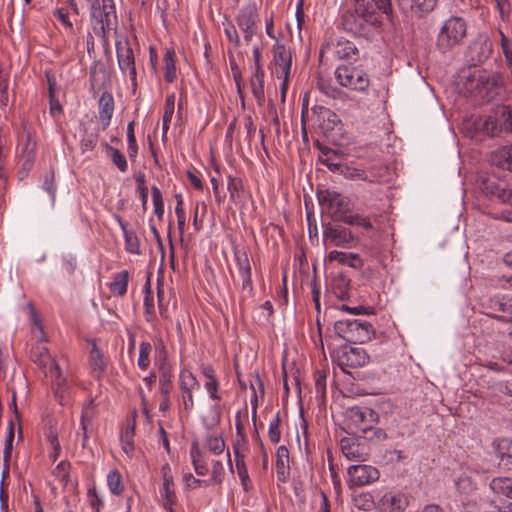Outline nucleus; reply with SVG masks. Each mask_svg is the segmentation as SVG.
Instances as JSON below:
<instances>
[{
  "instance_id": "f257e3e1",
  "label": "nucleus",
  "mask_w": 512,
  "mask_h": 512,
  "mask_svg": "<svg viewBox=\"0 0 512 512\" xmlns=\"http://www.w3.org/2000/svg\"><path fill=\"white\" fill-rule=\"evenodd\" d=\"M341 23L346 31L361 35L366 25L381 27L383 19L367 0H353L352 7L343 13Z\"/></svg>"
},
{
  "instance_id": "f03ea898",
  "label": "nucleus",
  "mask_w": 512,
  "mask_h": 512,
  "mask_svg": "<svg viewBox=\"0 0 512 512\" xmlns=\"http://www.w3.org/2000/svg\"><path fill=\"white\" fill-rule=\"evenodd\" d=\"M118 67L124 77L129 78L131 90L135 95L138 89L135 53L139 50L137 38L117 35L115 40Z\"/></svg>"
},
{
  "instance_id": "7ed1b4c3",
  "label": "nucleus",
  "mask_w": 512,
  "mask_h": 512,
  "mask_svg": "<svg viewBox=\"0 0 512 512\" xmlns=\"http://www.w3.org/2000/svg\"><path fill=\"white\" fill-rule=\"evenodd\" d=\"M90 17L99 24L95 28L97 35L101 36L104 43H107V34L117 28V14L114 0H93L87 3Z\"/></svg>"
},
{
  "instance_id": "20e7f679",
  "label": "nucleus",
  "mask_w": 512,
  "mask_h": 512,
  "mask_svg": "<svg viewBox=\"0 0 512 512\" xmlns=\"http://www.w3.org/2000/svg\"><path fill=\"white\" fill-rule=\"evenodd\" d=\"M477 126L490 137L512 133V110L509 106L498 105L481 118Z\"/></svg>"
},
{
  "instance_id": "39448f33",
  "label": "nucleus",
  "mask_w": 512,
  "mask_h": 512,
  "mask_svg": "<svg viewBox=\"0 0 512 512\" xmlns=\"http://www.w3.org/2000/svg\"><path fill=\"white\" fill-rule=\"evenodd\" d=\"M334 330L339 337L351 343H366L375 335L372 324L360 319L338 320Z\"/></svg>"
},
{
  "instance_id": "423d86ee",
  "label": "nucleus",
  "mask_w": 512,
  "mask_h": 512,
  "mask_svg": "<svg viewBox=\"0 0 512 512\" xmlns=\"http://www.w3.org/2000/svg\"><path fill=\"white\" fill-rule=\"evenodd\" d=\"M467 35V22L459 16H451L442 25L437 36V47L449 51L461 44Z\"/></svg>"
},
{
  "instance_id": "0eeeda50",
  "label": "nucleus",
  "mask_w": 512,
  "mask_h": 512,
  "mask_svg": "<svg viewBox=\"0 0 512 512\" xmlns=\"http://www.w3.org/2000/svg\"><path fill=\"white\" fill-rule=\"evenodd\" d=\"M318 200L328 213L337 221L345 223V219L350 216L348 214L352 209L351 200L336 191L323 190L318 194Z\"/></svg>"
},
{
  "instance_id": "6e6552de",
  "label": "nucleus",
  "mask_w": 512,
  "mask_h": 512,
  "mask_svg": "<svg viewBox=\"0 0 512 512\" xmlns=\"http://www.w3.org/2000/svg\"><path fill=\"white\" fill-rule=\"evenodd\" d=\"M378 421V415L370 408L354 406L346 412V425L353 434H366Z\"/></svg>"
},
{
  "instance_id": "1a4fd4ad",
  "label": "nucleus",
  "mask_w": 512,
  "mask_h": 512,
  "mask_svg": "<svg viewBox=\"0 0 512 512\" xmlns=\"http://www.w3.org/2000/svg\"><path fill=\"white\" fill-rule=\"evenodd\" d=\"M178 386L180 390L178 396L180 411L189 415L194 409V391L198 389L199 382L190 370L182 369L179 374Z\"/></svg>"
},
{
  "instance_id": "9d476101",
  "label": "nucleus",
  "mask_w": 512,
  "mask_h": 512,
  "mask_svg": "<svg viewBox=\"0 0 512 512\" xmlns=\"http://www.w3.org/2000/svg\"><path fill=\"white\" fill-rule=\"evenodd\" d=\"M338 83L355 91H364L368 88L370 80L366 72L354 66H339L335 70Z\"/></svg>"
},
{
  "instance_id": "9b49d317",
  "label": "nucleus",
  "mask_w": 512,
  "mask_h": 512,
  "mask_svg": "<svg viewBox=\"0 0 512 512\" xmlns=\"http://www.w3.org/2000/svg\"><path fill=\"white\" fill-rule=\"evenodd\" d=\"M357 241L353 232L339 224H328L323 229V243L325 246H336L345 249L352 248Z\"/></svg>"
},
{
  "instance_id": "f8f14e48",
  "label": "nucleus",
  "mask_w": 512,
  "mask_h": 512,
  "mask_svg": "<svg viewBox=\"0 0 512 512\" xmlns=\"http://www.w3.org/2000/svg\"><path fill=\"white\" fill-rule=\"evenodd\" d=\"M258 22L259 14L254 5H246L240 9L236 17V23L243 33L246 44H249L256 34Z\"/></svg>"
},
{
  "instance_id": "ddd939ff",
  "label": "nucleus",
  "mask_w": 512,
  "mask_h": 512,
  "mask_svg": "<svg viewBox=\"0 0 512 512\" xmlns=\"http://www.w3.org/2000/svg\"><path fill=\"white\" fill-rule=\"evenodd\" d=\"M347 473L350 485L357 487L369 485L380 477L376 467L366 464L352 465L348 468Z\"/></svg>"
},
{
  "instance_id": "4468645a",
  "label": "nucleus",
  "mask_w": 512,
  "mask_h": 512,
  "mask_svg": "<svg viewBox=\"0 0 512 512\" xmlns=\"http://www.w3.org/2000/svg\"><path fill=\"white\" fill-rule=\"evenodd\" d=\"M342 454L349 460L364 462L370 456V449L366 442L358 439L344 437L340 441Z\"/></svg>"
},
{
  "instance_id": "2eb2a0df",
  "label": "nucleus",
  "mask_w": 512,
  "mask_h": 512,
  "mask_svg": "<svg viewBox=\"0 0 512 512\" xmlns=\"http://www.w3.org/2000/svg\"><path fill=\"white\" fill-rule=\"evenodd\" d=\"M235 260L238 267L239 276L241 278V298L242 300L249 298L253 294V284L251 279V265L249 258L244 251L235 252Z\"/></svg>"
},
{
  "instance_id": "dca6fc26",
  "label": "nucleus",
  "mask_w": 512,
  "mask_h": 512,
  "mask_svg": "<svg viewBox=\"0 0 512 512\" xmlns=\"http://www.w3.org/2000/svg\"><path fill=\"white\" fill-rule=\"evenodd\" d=\"M273 64V73L277 78L280 79L282 76H290L292 53L284 44L278 41L273 46Z\"/></svg>"
},
{
  "instance_id": "f3484780",
  "label": "nucleus",
  "mask_w": 512,
  "mask_h": 512,
  "mask_svg": "<svg viewBox=\"0 0 512 512\" xmlns=\"http://www.w3.org/2000/svg\"><path fill=\"white\" fill-rule=\"evenodd\" d=\"M341 366L356 368L362 367L369 361V356L363 348L344 347L338 355Z\"/></svg>"
},
{
  "instance_id": "a211bd4d",
  "label": "nucleus",
  "mask_w": 512,
  "mask_h": 512,
  "mask_svg": "<svg viewBox=\"0 0 512 512\" xmlns=\"http://www.w3.org/2000/svg\"><path fill=\"white\" fill-rule=\"evenodd\" d=\"M408 505V496L400 492H387L378 502V508L381 512H404Z\"/></svg>"
},
{
  "instance_id": "6ab92c4d",
  "label": "nucleus",
  "mask_w": 512,
  "mask_h": 512,
  "mask_svg": "<svg viewBox=\"0 0 512 512\" xmlns=\"http://www.w3.org/2000/svg\"><path fill=\"white\" fill-rule=\"evenodd\" d=\"M31 357L33 361L42 369L49 371L54 369L58 371V363L49 354L48 349L41 343L34 346L31 350Z\"/></svg>"
},
{
  "instance_id": "aec40b11",
  "label": "nucleus",
  "mask_w": 512,
  "mask_h": 512,
  "mask_svg": "<svg viewBox=\"0 0 512 512\" xmlns=\"http://www.w3.org/2000/svg\"><path fill=\"white\" fill-rule=\"evenodd\" d=\"M47 374L54 380L55 385V397L58 400L60 405H67L70 401V393L69 388L66 384V379L62 377L60 367L58 366V371L54 369H50L46 371Z\"/></svg>"
},
{
  "instance_id": "412c9836",
  "label": "nucleus",
  "mask_w": 512,
  "mask_h": 512,
  "mask_svg": "<svg viewBox=\"0 0 512 512\" xmlns=\"http://www.w3.org/2000/svg\"><path fill=\"white\" fill-rule=\"evenodd\" d=\"M233 449L238 477L240 479L244 491L248 492L252 489L253 485L249 477L248 469L245 463V455L240 450L239 444L234 445Z\"/></svg>"
},
{
  "instance_id": "4be33fe9",
  "label": "nucleus",
  "mask_w": 512,
  "mask_h": 512,
  "mask_svg": "<svg viewBox=\"0 0 512 512\" xmlns=\"http://www.w3.org/2000/svg\"><path fill=\"white\" fill-rule=\"evenodd\" d=\"M200 371L202 375L206 378L204 387L210 397V399L214 401H220L221 396L218 393L219 390V380L215 374V370L210 365L202 364L200 366Z\"/></svg>"
},
{
  "instance_id": "5701e85b",
  "label": "nucleus",
  "mask_w": 512,
  "mask_h": 512,
  "mask_svg": "<svg viewBox=\"0 0 512 512\" xmlns=\"http://www.w3.org/2000/svg\"><path fill=\"white\" fill-rule=\"evenodd\" d=\"M114 112V99L111 93L104 92L99 99V120L105 130L111 122Z\"/></svg>"
},
{
  "instance_id": "b1692460",
  "label": "nucleus",
  "mask_w": 512,
  "mask_h": 512,
  "mask_svg": "<svg viewBox=\"0 0 512 512\" xmlns=\"http://www.w3.org/2000/svg\"><path fill=\"white\" fill-rule=\"evenodd\" d=\"M114 218L123 232L126 251L131 254H140V241L136 233L127 229L126 222L119 215L115 214Z\"/></svg>"
},
{
  "instance_id": "393cba45",
  "label": "nucleus",
  "mask_w": 512,
  "mask_h": 512,
  "mask_svg": "<svg viewBox=\"0 0 512 512\" xmlns=\"http://www.w3.org/2000/svg\"><path fill=\"white\" fill-rule=\"evenodd\" d=\"M289 451L286 446L281 445L276 451V473L280 481L285 482L290 471Z\"/></svg>"
},
{
  "instance_id": "a878e982",
  "label": "nucleus",
  "mask_w": 512,
  "mask_h": 512,
  "mask_svg": "<svg viewBox=\"0 0 512 512\" xmlns=\"http://www.w3.org/2000/svg\"><path fill=\"white\" fill-rule=\"evenodd\" d=\"M265 72L264 70L254 71L250 79V88L257 104L262 106L265 102Z\"/></svg>"
},
{
  "instance_id": "bb28decb",
  "label": "nucleus",
  "mask_w": 512,
  "mask_h": 512,
  "mask_svg": "<svg viewBox=\"0 0 512 512\" xmlns=\"http://www.w3.org/2000/svg\"><path fill=\"white\" fill-rule=\"evenodd\" d=\"M489 487L494 494L512 500V477H494L491 479Z\"/></svg>"
},
{
  "instance_id": "cd10ccee",
  "label": "nucleus",
  "mask_w": 512,
  "mask_h": 512,
  "mask_svg": "<svg viewBox=\"0 0 512 512\" xmlns=\"http://www.w3.org/2000/svg\"><path fill=\"white\" fill-rule=\"evenodd\" d=\"M162 487L160 488V496L162 501L168 499H177L175 494L173 477L171 475V469L168 464L162 466Z\"/></svg>"
},
{
  "instance_id": "c85d7f7f",
  "label": "nucleus",
  "mask_w": 512,
  "mask_h": 512,
  "mask_svg": "<svg viewBox=\"0 0 512 512\" xmlns=\"http://www.w3.org/2000/svg\"><path fill=\"white\" fill-rule=\"evenodd\" d=\"M491 161L498 167L512 172V145H505L495 150Z\"/></svg>"
},
{
  "instance_id": "c756f323",
  "label": "nucleus",
  "mask_w": 512,
  "mask_h": 512,
  "mask_svg": "<svg viewBox=\"0 0 512 512\" xmlns=\"http://www.w3.org/2000/svg\"><path fill=\"white\" fill-rule=\"evenodd\" d=\"M89 365L91 368L92 375L97 379H99L103 375L106 369V363L103 359V355L95 343H93L90 351Z\"/></svg>"
},
{
  "instance_id": "7c9ffc66",
  "label": "nucleus",
  "mask_w": 512,
  "mask_h": 512,
  "mask_svg": "<svg viewBox=\"0 0 512 512\" xmlns=\"http://www.w3.org/2000/svg\"><path fill=\"white\" fill-rule=\"evenodd\" d=\"M190 456L195 472L200 476H205L209 469L203 452L200 450L197 442H193L190 449Z\"/></svg>"
},
{
  "instance_id": "2f4dec72",
  "label": "nucleus",
  "mask_w": 512,
  "mask_h": 512,
  "mask_svg": "<svg viewBox=\"0 0 512 512\" xmlns=\"http://www.w3.org/2000/svg\"><path fill=\"white\" fill-rule=\"evenodd\" d=\"M129 273L124 270L114 275L109 289L113 295L123 296L127 292Z\"/></svg>"
},
{
  "instance_id": "473e14b6",
  "label": "nucleus",
  "mask_w": 512,
  "mask_h": 512,
  "mask_svg": "<svg viewBox=\"0 0 512 512\" xmlns=\"http://www.w3.org/2000/svg\"><path fill=\"white\" fill-rule=\"evenodd\" d=\"M134 434H135V424H128L125 430L121 435V447L123 452L129 457L132 458L135 450L134 446Z\"/></svg>"
},
{
  "instance_id": "72a5a7b5",
  "label": "nucleus",
  "mask_w": 512,
  "mask_h": 512,
  "mask_svg": "<svg viewBox=\"0 0 512 512\" xmlns=\"http://www.w3.org/2000/svg\"><path fill=\"white\" fill-rule=\"evenodd\" d=\"M356 45L346 39H340L335 46V54L339 59H351L357 53Z\"/></svg>"
},
{
  "instance_id": "f704fd0d",
  "label": "nucleus",
  "mask_w": 512,
  "mask_h": 512,
  "mask_svg": "<svg viewBox=\"0 0 512 512\" xmlns=\"http://www.w3.org/2000/svg\"><path fill=\"white\" fill-rule=\"evenodd\" d=\"M489 307L498 312L512 314V296L496 295L490 298Z\"/></svg>"
},
{
  "instance_id": "c9c22d12",
  "label": "nucleus",
  "mask_w": 512,
  "mask_h": 512,
  "mask_svg": "<svg viewBox=\"0 0 512 512\" xmlns=\"http://www.w3.org/2000/svg\"><path fill=\"white\" fill-rule=\"evenodd\" d=\"M159 388L162 396H169L173 389L172 372L165 364L160 366Z\"/></svg>"
},
{
  "instance_id": "e433bc0d",
  "label": "nucleus",
  "mask_w": 512,
  "mask_h": 512,
  "mask_svg": "<svg viewBox=\"0 0 512 512\" xmlns=\"http://www.w3.org/2000/svg\"><path fill=\"white\" fill-rule=\"evenodd\" d=\"M205 448L214 455H220L224 452L226 444L220 434H210L204 441Z\"/></svg>"
},
{
  "instance_id": "4c0bfd02",
  "label": "nucleus",
  "mask_w": 512,
  "mask_h": 512,
  "mask_svg": "<svg viewBox=\"0 0 512 512\" xmlns=\"http://www.w3.org/2000/svg\"><path fill=\"white\" fill-rule=\"evenodd\" d=\"M107 486L109 488V491L115 496H119L123 493L124 483L122 475L118 470H111L107 474Z\"/></svg>"
},
{
  "instance_id": "58836bf2",
  "label": "nucleus",
  "mask_w": 512,
  "mask_h": 512,
  "mask_svg": "<svg viewBox=\"0 0 512 512\" xmlns=\"http://www.w3.org/2000/svg\"><path fill=\"white\" fill-rule=\"evenodd\" d=\"M221 421V408L218 404L211 405L207 413L202 418V423L206 429L215 428Z\"/></svg>"
},
{
  "instance_id": "ea45409f",
  "label": "nucleus",
  "mask_w": 512,
  "mask_h": 512,
  "mask_svg": "<svg viewBox=\"0 0 512 512\" xmlns=\"http://www.w3.org/2000/svg\"><path fill=\"white\" fill-rule=\"evenodd\" d=\"M174 57L175 52L173 50H167L163 58L164 78L169 83H172L176 79V66Z\"/></svg>"
},
{
  "instance_id": "a19ab883",
  "label": "nucleus",
  "mask_w": 512,
  "mask_h": 512,
  "mask_svg": "<svg viewBox=\"0 0 512 512\" xmlns=\"http://www.w3.org/2000/svg\"><path fill=\"white\" fill-rule=\"evenodd\" d=\"M345 224L350 226H359L366 231H370L374 229L373 223L369 216H363L360 214L350 215L345 219Z\"/></svg>"
},
{
  "instance_id": "79ce46f5",
  "label": "nucleus",
  "mask_w": 512,
  "mask_h": 512,
  "mask_svg": "<svg viewBox=\"0 0 512 512\" xmlns=\"http://www.w3.org/2000/svg\"><path fill=\"white\" fill-rule=\"evenodd\" d=\"M151 351H152V346L149 342H142L140 344L137 365L141 370H146L150 366Z\"/></svg>"
},
{
  "instance_id": "37998d69",
  "label": "nucleus",
  "mask_w": 512,
  "mask_h": 512,
  "mask_svg": "<svg viewBox=\"0 0 512 512\" xmlns=\"http://www.w3.org/2000/svg\"><path fill=\"white\" fill-rule=\"evenodd\" d=\"M135 181L137 184V192L139 194L141 204L146 209L148 202V188L146 186V176L143 172H139L135 175Z\"/></svg>"
},
{
  "instance_id": "c03bdc74",
  "label": "nucleus",
  "mask_w": 512,
  "mask_h": 512,
  "mask_svg": "<svg viewBox=\"0 0 512 512\" xmlns=\"http://www.w3.org/2000/svg\"><path fill=\"white\" fill-rule=\"evenodd\" d=\"M107 150L109 152V156L113 162V164L122 172L125 173L128 169V164L125 156L118 150L112 146H107Z\"/></svg>"
},
{
  "instance_id": "a18cd8bd",
  "label": "nucleus",
  "mask_w": 512,
  "mask_h": 512,
  "mask_svg": "<svg viewBox=\"0 0 512 512\" xmlns=\"http://www.w3.org/2000/svg\"><path fill=\"white\" fill-rule=\"evenodd\" d=\"M339 173L341 175H343L345 178L351 179V180L366 181L368 179L366 172L364 170L358 169L355 167H351L346 164H342V167H341Z\"/></svg>"
},
{
  "instance_id": "49530a36",
  "label": "nucleus",
  "mask_w": 512,
  "mask_h": 512,
  "mask_svg": "<svg viewBox=\"0 0 512 512\" xmlns=\"http://www.w3.org/2000/svg\"><path fill=\"white\" fill-rule=\"evenodd\" d=\"M487 189L490 193L495 195L502 203L512 206V189L511 188H500L499 186L493 187L489 185Z\"/></svg>"
},
{
  "instance_id": "de8ad7c7",
  "label": "nucleus",
  "mask_w": 512,
  "mask_h": 512,
  "mask_svg": "<svg viewBox=\"0 0 512 512\" xmlns=\"http://www.w3.org/2000/svg\"><path fill=\"white\" fill-rule=\"evenodd\" d=\"M34 150H35V143L33 141H31L30 137L28 136L27 142L23 149V155L25 158V160L23 162V168L27 171H29L33 166Z\"/></svg>"
},
{
  "instance_id": "09e8293b",
  "label": "nucleus",
  "mask_w": 512,
  "mask_h": 512,
  "mask_svg": "<svg viewBox=\"0 0 512 512\" xmlns=\"http://www.w3.org/2000/svg\"><path fill=\"white\" fill-rule=\"evenodd\" d=\"M250 389L252 390V397H251V407L252 409L258 408V393H260V396H264V386L263 382L261 381L259 376H256L254 379V383H251Z\"/></svg>"
},
{
  "instance_id": "8fccbe9b",
  "label": "nucleus",
  "mask_w": 512,
  "mask_h": 512,
  "mask_svg": "<svg viewBox=\"0 0 512 512\" xmlns=\"http://www.w3.org/2000/svg\"><path fill=\"white\" fill-rule=\"evenodd\" d=\"M152 200L154 204V213L161 218L164 214V202L160 189L157 186L151 188Z\"/></svg>"
},
{
  "instance_id": "3c124183",
  "label": "nucleus",
  "mask_w": 512,
  "mask_h": 512,
  "mask_svg": "<svg viewBox=\"0 0 512 512\" xmlns=\"http://www.w3.org/2000/svg\"><path fill=\"white\" fill-rule=\"evenodd\" d=\"M349 258H353L357 261V258L354 256V253H346L338 250H332L326 256V260L329 262H338L342 265H347Z\"/></svg>"
},
{
  "instance_id": "603ef678",
  "label": "nucleus",
  "mask_w": 512,
  "mask_h": 512,
  "mask_svg": "<svg viewBox=\"0 0 512 512\" xmlns=\"http://www.w3.org/2000/svg\"><path fill=\"white\" fill-rule=\"evenodd\" d=\"M280 436V417L279 413H277L269 424L268 437L272 443H278Z\"/></svg>"
},
{
  "instance_id": "864d4df0",
  "label": "nucleus",
  "mask_w": 512,
  "mask_h": 512,
  "mask_svg": "<svg viewBox=\"0 0 512 512\" xmlns=\"http://www.w3.org/2000/svg\"><path fill=\"white\" fill-rule=\"evenodd\" d=\"M376 7V11L381 15H385L388 19L392 18L393 7L391 0H371Z\"/></svg>"
},
{
  "instance_id": "5fc2aeb1",
  "label": "nucleus",
  "mask_w": 512,
  "mask_h": 512,
  "mask_svg": "<svg viewBox=\"0 0 512 512\" xmlns=\"http://www.w3.org/2000/svg\"><path fill=\"white\" fill-rule=\"evenodd\" d=\"M493 446L496 452V456L512 452V440L508 438H500L495 440Z\"/></svg>"
},
{
  "instance_id": "6e6d98bb",
  "label": "nucleus",
  "mask_w": 512,
  "mask_h": 512,
  "mask_svg": "<svg viewBox=\"0 0 512 512\" xmlns=\"http://www.w3.org/2000/svg\"><path fill=\"white\" fill-rule=\"evenodd\" d=\"M335 157L336 154L334 152L331 153L328 151L324 153L323 157H321L320 160L330 171L339 173L343 163L335 162Z\"/></svg>"
},
{
  "instance_id": "4d7b16f0",
  "label": "nucleus",
  "mask_w": 512,
  "mask_h": 512,
  "mask_svg": "<svg viewBox=\"0 0 512 512\" xmlns=\"http://www.w3.org/2000/svg\"><path fill=\"white\" fill-rule=\"evenodd\" d=\"M8 86H9V79L6 74H4L2 71H0V105L6 106L9 101L8 97Z\"/></svg>"
},
{
  "instance_id": "13d9d810",
  "label": "nucleus",
  "mask_w": 512,
  "mask_h": 512,
  "mask_svg": "<svg viewBox=\"0 0 512 512\" xmlns=\"http://www.w3.org/2000/svg\"><path fill=\"white\" fill-rule=\"evenodd\" d=\"M70 463L61 461L54 469V475L61 482L67 483L69 479Z\"/></svg>"
},
{
  "instance_id": "bf43d9fd",
  "label": "nucleus",
  "mask_w": 512,
  "mask_h": 512,
  "mask_svg": "<svg viewBox=\"0 0 512 512\" xmlns=\"http://www.w3.org/2000/svg\"><path fill=\"white\" fill-rule=\"evenodd\" d=\"M90 421V417L88 415V409L85 408L82 411L81 418H80V428L82 430V447H86L87 441L89 439L88 435V424Z\"/></svg>"
},
{
  "instance_id": "052dcab7",
  "label": "nucleus",
  "mask_w": 512,
  "mask_h": 512,
  "mask_svg": "<svg viewBox=\"0 0 512 512\" xmlns=\"http://www.w3.org/2000/svg\"><path fill=\"white\" fill-rule=\"evenodd\" d=\"M227 189H228V191L230 193L231 199H234L236 196L239 195V193L243 189L242 180L237 178V177L229 176L228 177Z\"/></svg>"
},
{
  "instance_id": "680f3d73",
  "label": "nucleus",
  "mask_w": 512,
  "mask_h": 512,
  "mask_svg": "<svg viewBox=\"0 0 512 512\" xmlns=\"http://www.w3.org/2000/svg\"><path fill=\"white\" fill-rule=\"evenodd\" d=\"M89 503L94 512H100L104 502L96 491L95 487L88 490Z\"/></svg>"
},
{
  "instance_id": "e2e57ef3",
  "label": "nucleus",
  "mask_w": 512,
  "mask_h": 512,
  "mask_svg": "<svg viewBox=\"0 0 512 512\" xmlns=\"http://www.w3.org/2000/svg\"><path fill=\"white\" fill-rule=\"evenodd\" d=\"M42 187L50 195L52 202H54L56 186L54 183V173L53 172H48L45 174Z\"/></svg>"
},
{
  "instance_id": "0e129e2a",
  "label": "nucleus",
  "mask_w": 512,
  "mask_h": 512,
  "mask_svg": "<svg viewBox=\"0 0 512 512\" xmlns=\"http://www.w3.org/2000/svg\"><path fill=\"white\" fill-rule=\"evenodd\" d=\"M224 32L229 42L234 44L235 47H239L241 44L239 34L236 27L231 23H227L224 27Z\"/></svg>"
},
{
  "instance_id": "69168bd1",
  "label": "nucleus",
  "mask_w": 512,
  "mask_h": 512,
  "mask_svg": "<svg viewBox=\"0 0 512 512\" xmlns=\"http://www.w3.org/2000/svg\"><path fill=\"white\" fill-rule=\"evenodd\" d=\"M211 477H212V480L217 483V484H220L222 483L223 479H224V467H223V464L221 461L219 460H214L212 462V473H211Z\"/></svg>"
},
{
  "instance_id": "338daca9",
  "label": "nucleus",
  "mask_w": 512,
  "mask_h": 512,
  "mask_svg": "<svg viewBox=\"0 0 512 512\" xmlns=\"http://www.w3.org/2000/svg\"><path fill=\"white\" fill-rule=\"evenodd\" d=\"M53 15H54L55 19L57 21H59L66 28H68L70 30L73 28V24H72V22L69 19V13H68V11L66 9H64V8H57L53 12Z\"/></svg>"
},
{
  "instance_id": "774afa93",
  "label": "nucleus",
  "mask_w": 512,
  "mask_h": 512,
  "mask_svg": "<svg viewBox=\"0 0 512 512\" xmlns=\"http://www.w3.org/2000/svg\"><path fill=\"white\" fill-rule=\"evenodd\" d=\"M413 5L421 12H432L438 3V0H412Z\"/></svg>"
}]
</instances>
